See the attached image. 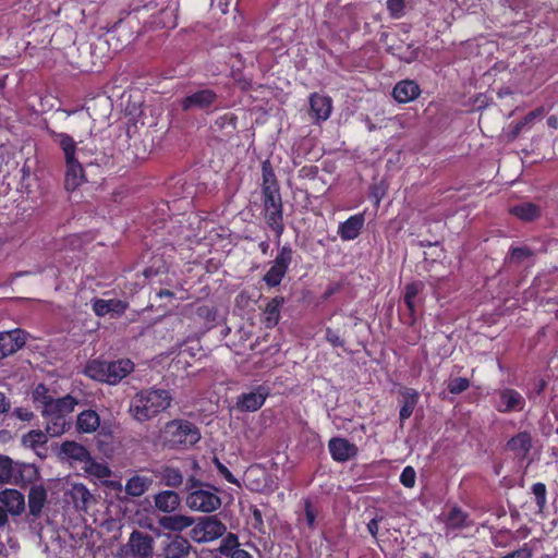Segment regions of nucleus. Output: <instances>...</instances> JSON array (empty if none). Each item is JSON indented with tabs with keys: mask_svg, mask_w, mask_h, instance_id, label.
Listing matches in <instances>:
<instances>
[{
	"mask_svg": "<svg viewBox=\"0 0 558 558\" xmlns=\"http://www.w3.org/2000/svg\"><path fill=\"white\" fill-rule=\"evenodd\" d=\"M35 408L46 423V432L51 437L62 435L69 425L68 415L74 411L77 400L71 395L53 398L45 384H38L33 391Z\"/></svg>",
	"mask_w": 558,
	"mask_h": 558,
	"instance_id": "1",
	"label": "nucleus"
},
{
	"mask_svg": "<svg viewBox=\"0 0 558 558\" xmlns=\"http://www.w3.org/2000/svg\"><path fill=\"white\" fill-rule=\"evenodd\" d=\"M172 401L169 390L144 388L130 400L129 413L138 423H145L166 411Z\"/></svg>",
	"mask_w": 558,
	"mask_h": 558,
	"instance_id": "2",
	"label": "nucleus"
},
{
	"mask_svg": "<svg viewBox=\"0 0 558 558\" xmlns=\"http://www.w3.org/2000/svg\"><path fill=\"white\" fill-rule=\"evenodd\" d=\"M160 438L165 447L183 450L199 441L201 432L194 423L187 420L175 418L165 424Z\"/></svg>",
	"mask_w": 558,
	"mask_h": 558,
	"instance_id": "3",
	"label": "nucleus"
},
{
	"mask_svg": "<svg viewBox=\"0 0 558 558\" xmlns=\"http://www.w3.org/2000/svg\"><path fill=\"white\" fill-rule=\"evenodd\" d=\"M134 369V363L130 359L117 361L92 360L85 366L84 374L97 381L108 385H117Z\"/></svg>",
	"mask_w": 558,
	"mask_h": 558,
	"instance_id": "4",
	"label": "nucleus"
},
{
	"mask_svg": "<svg viewBox=\"0 0 558 558\" xmlns=\"http://www.w3.org/2000/svg\"><path fill=\"white\" fill-rule=\"evenodd\" d=\"M187 487L191 492L186 496V506L191 510L210 513L220 508L221 499L211 490V486L191 476L187 480Z\"/></svg>",
	"mask_w": 558,
	"mask_h": 558,
	"instance_id": "5",
	"label": "nucleus"
},
{
	"mask_svg": "<svg viewBox=\"0 0 558 558\" xmlns=\"http://www.w3.org/2000/svg\"><path fill=\"white\" fill-rule=\"evenodd\" d=\"M227 532L226 524L217 515L199 518L193 524L190 535L196 543H210L222 537Z\"/></svg>",
	"mask_w": 558,
	"mask_h": 558,
	"instance_id": "6",
	"label": "nucleus"
},
{
	"mask_svg": "<svg viewBox=\"0 0 558 558\" xmlns=\"http://www.w3.org/2000/svg\"><path fill=\"white\" fill-rule=\"evenodd\" d=\"M263 201V215L269 229L276 235L277 244L280 243V238L284 232L283 223V204L280 194L264 195Z\"/></svg>",
	"mask_w": 558,
	"mask_h": 558,
	"instance_id": "7",
	"label": "nucleus"
},
{
	"mask_svg": "<svg viewBox=\"0 0 558 558\" xmlns=\"http://www.w3.org/2000/svg\"><path fill=\"white\" fill-rule=\"evenodd\" d=\"M269 395V387L258 385L252 391L243 392L238 396L235 408L240 412H255L264 405Z\"/></svg>",
	"mask_w": 558,
	"mask_h": 558,
	"instance_id": "8",
	"label": "nucleus"
},
{
	"mask_svg": "<svg viewBox=\"0 0 558 558\" xmlns=\"http://www.w3.org/2000/svg\"><path fill=\"white\" fill-rule=\"evenodd\" d=\"M218 99L217 94L210 88H203L187 94L181 99L183 111H198L210 108Z\"/></svg>",
	"mask_w": 558,
	"mask_h": 558,
	"instance_id": "9",
	"label": "nucleus"
},
{
	"mask_svg": "<svg viewBox=\"0 0 558 558\" xmlns=\"http://www.w3.org/2000/svg\"><path fill=\"white\" fill-rule=\"evenodd\" d=\"M129 553L135 558H151L154 538L148 533L134 530L128 541Z\"/></svg>",
	"mask_w": 558,
	"mask_h": 558,
	"instance_id": "10",
	"label": "nucleus"
},
{
	"mask_svg": "<svg viewBox=\"0 0 558 558\" xmlns=\"http://www.w3.org/2000/svg\"><path fill=\"white\" fill-rule=\"evenodd\" d=\"M525 407L524 397L512 388H505L498 392V401L495 408L500 413L520 412Z\"/></svg>",
	"mask_w": 558,
	"mask_h": 558,
	"instance_id": "11",
	"label": "nucleus"
},
{
	"mask_svg": "<svg viewBox=\"0 0 558 558\" xmlns=\"http://www.w3.org/2000/svg\"><path fill=\"white\" fill-rule=\"evenodd\" d=\"M553 244H558L556 239H547L543 242L542 247L538 251L531 248L527 245L511 246L506 260L511 265H521L525 262L532 260L536 252L547 253Z\"/></svg>",
	"mask_w": 558,
	"mask_h": 558,
	"instance_id": "12",
	"label": "nucleus"
},
{
	"mask_svg": "<svg viewBox=\"0 0 558 558\" xmlns=\"http://www.w3.org/2000/svg\"><path fill=\"white\" fill-rule=\"evenodd\" d=\"M328 450L332 460L341 463L355 458L359 452L355 444L342 437H332L328 441Z\"/></svg>",
	"mask_w": 558,
	"mask_h": 558,
	"instance_id": "13",
	"label": "nucleus"
},
{
	"mask_svg": "<svg viewBox=\"0 0 558 558\" xmlns=\"http://www.w3.org/2000/svg\"><path fill=\"white\" fill-rule=\"evenodd\" d=\"M294 251L290 245H283L263 279H282L292 263Z\"/></svg>",
	"mask_w": 558,
	"mask_h": 558,
	"instance_id": "14",
	"label": "nucleus"
},
{
	"mask_svg": "<svg viewBox=\"0 0 558 558\" xmlns=\"http://www.w3.org/2000/svg\"><path fill=\"white\" fill-rule=\"evenodd\" d=\"M192 549L187 538L175 535L169 536L162 542L161 556L163 558H186Z\"/></svg>",
	"mask_w": 558,
	"mask_h": 558,
	"instance_id": "15",
	"label": "nucleus"
},
{
	"mask_svg": "<svg viewBox=\"0 0 558 558\" xmlns=\"http://www.w3.org/2000/svg\"><path fill=\"white\" fill-rule=\"evenodd\" d=\"M310 117L314 123L326 121L332 110V100L330 97L314 93L310 96Z\"/></svg>",
	"mask_w": 558,
	"mask_h": 558,
	"instance_id": "16",
	"label": "nucleus"
},
{
	"mask_svg": "<svg viewBox=\"0 0 558 558\" xmlns=\"http://www.w3.org/2000/svg\"><path fill=\"white\" fill-rule=\"evenodd\" d=\"M25 331L14 329L0 333V360L15 353L25 344Z\"/></svg>",
	"mask_w": 558,
	"mask_h": 558,
	"instance_id": "17",
	"label": "nucleus"
},
{
	"mask_svg": "<svg viewBox=\"0 0 558 558\" xmlns=\"http://www.w3.org/2000/svg\"><path fill=\"white\" fill-rule=\"evenodd\" d=\"M364 223V214L350 216L345 221L339 225L338 234L343 241L355 240L360 235Z\"/></svg>",
	"mask_w": 558,
	"mask_h": 558,
	"instance_id": "18",
	"label": "nucleus"
},
{
	"mask_svg": "<svg viewBox=\"0 0 558 558\" xmlns=\"http://www.w3.org/2000/svg\"><path fill=\"white\" fill-rule=\"evenodd\" d=\"M507 450L520 460L526 458L532 448V437L529 432H520L512 436L506 445Z\"/></svg>",
	"mask_w": 558,
	"mask_h": 558,
	"instance_id": "19",
	"label": "nucleus"
},
{
	"mask_svg": "<svg viewBox=\"0 0 558 558\" xmlns=\"http://www.w3.org/2000/svg\"><path fill=\"white\" fill-rule=\"evenodd\" d=\"M509 214L523 222H533L541 218L542 208L532 202H522L509 208Z\"/></svg>",
	"mask_w": 558,
	"mask_h": 558,
	"instance_id": "20",
	"label": "nucleus"
},
{
	"mask_svg": "<svg viewBox=\"0 0 558 558\" xmlns=\"http://www.w3.org/2000/svg\"><path fill=\"white\" fill-rule=\"evenodd\" d=\"M421 94L420 86L410 80L401 81L396 84L392 95L400 104H407L416 99Z\"/></svg>",
	"mask_w": 558,
	"mask_h": 558,
	"instance_id": "21",
	"label": "nucleus"
},
{
	"mask_svg": "<svg viewBox=\"0 0 558 558\" xmlns=\"http://www.w3.org/2000/svg\"><path fill=\"white\" fill-rule=\"evenodd\" d=\"M84 181V169L78 160L71 163H65L64 187L66 191H75Z\"/></svg>",
	"mask_w": 558,
	"mask_h": 558,
	"instance_id": "22",
	"label": "nucleus"
},
{
	"mask_svg": "<svg viewBox=\"0 0 558 558\" xmlns=\"http://www.w3.org/2000/svg\"><path fill=\"white\" fill-rule=\"evenodd\" d=\"M38 478V469L31 463L15 462L12 484L24 486Z\"/></svg>",
	"mask_w": 558,
	"mask_h": 558,
	"instance_id": "23",
	"label": "nucleus"
},
{
	"mask_svg": "<svg viewBox=\"0 0 558 558\" xmlns=\"http://www.w3.org/2000/svg\"><path fill=\"white\" fill-rule=\"evenodd\" d=\"M0 501L12 514H20L24 510L25 500L22 493L16 489H4L0 493Z\"/></svg>",
	"mask_w": 558,
	"mask_h": 558,
	"instance_id": "24",
	"label": "nucleus"
},
{
	"mask_svg": "<svg viewBox=\"0 0 558 558\" xmlns=\"http://www.w3.org/2000/svg\"><path fill=\"white\" fill-rule=\"evenodd\" d=\"M155 507L161 512L170 513L175 511L181 502L180 496L174 490H162L155 495Z\"/></svg>",
	"mask_w": 558,
	"mask_h": 558,
	"instance_id": "25",
	"label": "nucleus"
},
{
	"mask_svg": "<svg viewBox=\"0 0 558 558\" xmlns=\"http://www.w3.org/2000/svg\"><path fill=\"white\" fill-rule=\"evenodd\" d=\"M262 196L280 194L279 183L269 160L262 163Z\"/></svg>",
	"mask_w": 558,
	"mask_h": 558,
	"instance_id": "26",
	"label": "nucleus"
},
{
	"mask_svg": "<svg viewBox=\"0 0 558 558\" xmlns=\"http://www.w3.org/2000/svg\"><path fill=\"white\" fill-rule=\"evenodd\" d=\"M418 402V393L412 388H405L401 391V407L399 411L400 423L403 424L413 413Z\"/></svg>",
	"mask_w": 558,
	"mask_h": 558,
	"instance_id": "27",
	"label": "nucleus"
},
{
	"mask_svg": "<svg viewBox=\"0 0 558 558\" xmlns=\"http://www.w3.org/2000/svg\"><path fill=\"white\" fill-rule=\"evenodd\" d=\"M50 135L62 149L65 163H71L78 160L75 156L76 143L74 142L73 137L66 133H57L54 131H50Z\"/></svg>",
	"mask_w": 558,
	"mask_h": 558,
	"instance_id": "28",
	"label": "nucleus"
},
{
	"mask_svg": "<svg viewBox=\"0 0 558 558\" xmlns=\"http://www.w3.org/2000/svg\"><path fill=\"white\" fill-rule=\"evenodd\" d=\"M50 135L62 149L65 163H71L78 160L75 156L76 143L74 142L73 137L66 133H57L54 131H50Z\"/></svg>",
	"mask_w": 558,
	"mask_h": 558,
	"instance_id": "29",
	"label": "nucleus"
},
{
	"mask_svg": "<svg viewBox=\"0 0 558 558\" xmlns=\"http://www.w3.org/2000/svg\"><path fill=\"white\" fill-rule=\"evenodd\" d=\"M47 500V492L43 485H34L28 493V511L33 517H38Z\"/></svg>",
	"mask_w": 558,
	"mask_h": 558,
	"instance_id": "30",
	"label": "nucleus"
},
{
	"mask_svg": "<svg viewBox=\"0 0 558 558\" xmlns=\"http://www.w3.org/2000/svg\"><path fill=\"white\" fill-rule=\"evenodd\" d=\"M446 527L448 530H461L464 527L471 526L472 522L470 521V515L468 512L462 510L460 507H452L445 520Z\"/></svg>",
	"mask_w": 558,
	"mask_h": 558,
	"instance_id": "31",
	"label": "nucleus"
},
{
	"mask_svg": "<svg viewBox=\"0 0 558 558\" xmlns=\"http://www.w3.org/2000/svg\"><path fill=\"white\" fill-rule=\"evenodd\" d=\"M153 480L150 477L134 475L126 481L125 493L132 497H140L148 490Z\"/></svg>",
	"mask_w": 558,
	"mask_h": 558,
	"instance_id": "32",
	"label": "nucleus"
},
{
	"mask_svg": "<svg viewBox=\"0 0 558 558\" xmlns=\"http://www.w3.org/2000/svg\"><path fill=\"white\" fill-rule=\"evenodd\" d=\"M422 289H423L422 281H411L404 288L403 301H404V304L407 305L409 313H410V318H411L410 324L411 325L415 322V313H416L415 300Z\"/></svg>",
	"mask_w": 558,
	"mask_h": 558,
	"instance_id": "33",
	"label": "nucleus"
},
{
	"mask_svg": "<svg viewBox=\"0 0 558 558\" xmlns=\"http://www.w3.org/2000/svg\"><path fill=\"white\" fill-rule=\"evenodd\" d=\"M100 425V417L94 410H85L77 416L76 426L82 433H93Z\"/></svg>",
	"mask_w": 558,
	"mask_h": 558,
	"instance_id": "34",
	"label": "nucleus"
},
{
	"mask_svg": "<svg viewBox=\"0 0 558 558\" xmlns=\"http://www.w3.org/2000/svg\"><path fill=\"white\" fill-rule=\"evenodd\" d=\"M283 302L282 296H275L267 303L264 312V324L267 328H274L279 323L280 307Z\"/></svg>",
	"mask_w": 558,
	"mask_h": 558,
	"instance_id": "35",
	"label": "nucleus"
},
{
	"mask_svg": "<svg viewBox=\"0 0 558 558\" xmlns=\"http://www.w3.org/2000/svg\"><path fill=\"white\" fill-rule=\"evenodd\" d=\"M160 525L170 531H182L186 527L193 526L194 520L191 517L174 514L162 517L159 520Z\"/></svg>",
	"mask_w": 558,
	"mask_h": 558,
	"instance_id": "36",
	"label": "nucleus"
},
{
	"mask_svg": "<svg viewBox=\"0 0 558 558\" xmlns=\"http://www.w3.org/2000/svg\"><path fill=\"white\" fill-rule=\"evenodd\" d=\"M61 453L75 461L84 462L89 459L88 450L81 444L75 441H64L61 445Z\"/></svg>",
	"mask_w": 558,
	"mask_h": 558,
	"instance_id": "37",
	"label": "nucleus"
},
{
	"mask_svg": "<svg viewBox=\"0 0 558 558\" xmlns=\"http://www.w3.org/2000/svg\"><path fill=\"white\" fill-rule=\"evenodd\" d=\"M47 432L45 433L40 429H32L23 436L22 442L25 447L36 450L38 447H43L47 444Z\"/></svg>",
	"mask_w": 558,
	"mask_h": 558,
	"instance_id": "38",
	"label": "nucleus"
},
{
	"mask_svg": "<svg viewBox=\"0 0 558 558\" xmlns=\"http://www.w3.org/2000/svg\"><path fill=\"white\" fill-rule=\"evenodd\" d=\"M15 462L8 456L0 454V484L12 483Z\"/></svg>",
	"mask_w": 558,
	"mask_h": 558,
	"instance_id": "39",
	"label": "nucleus"
},
{
	"mask_svg": "<svg viewBox=\"0 0 558 558\" xmlns=\"http://www.w3.org/2000/svg\"><path fill=\"white\" fill-rule=\"evenodd\" d=\"M196 316L203 320L207 329H210L216 325L217 310L213 305H201L196 310Z\"/></svg>",
	"mask_w": 558,
	"mask_h": 558,
	"instance_id": "40",
	"label": "nucleus"
},
{
	"mask_svg": "<svg viewBox=\"0 0 558 558\" xmlns=\"http://www.w3.org/2000/svg\"><path fill=\"white\" fill-rule=\"evenodd\" d=\"M240 548L239 537L234 533H227L222 538L218 551L226 557H230L232 553Z\"/></svg>",
	"mask_w": 558,
	"mask_h": 558,
	"instance_id": "41",
	"label": "nucleus"
},
{
	"mask_svg": "<svg viewBox=\"0 0 558 558\" xmlns=\"http://www.w3.org/2000/svg\"><path fill=\"white\" fill-rule=\"evenodd\" d=\"M165 485L177 488L183 483V475L179 469L166 466L161 472Z\"/></svg>",
	"mask_w": 558,
	"mask_h": 558,
	"instance_id": "42",
	"label": "nucleus"
},
{
	"mask_svg": "<svg viewBox=\"0 0 558 558\" xmlns=\"http://www.w3.org/2000/svg\"><path fill=\"white\" fill-rule=\"evenodd\" d=\"M532 493L535 497V502L538 508V511H543L545 509L546 502H547L546 485L542 482L534 483L532 485Z\"/></svg>",
	"mask_w": 558,
	"mask_h": 558,
	"instance_id": "43",
	"label": "nucleus"
},
{
	"mask_svg": "<svg viewBox=\"0 0 558 558\" xmlns=\"http://www.w3.org/2000/svg\"><path fill=\"white\" fill-rule=\"evenodd\" d=\"M167 272V267L162 263L161 257H153L151 265L143 270L146 278L161 276Z\"/></svg>",
	"mask_w": 558,
	"mask_h": 558,
	"instance_id": "44",
	"label": "nucleus"
},
{
	"mask_svg": "<svg viewBox=\"0 0 558 558\" xmlns=\"http://www.w3.org/2000/svg\"><path fill=\"white\" fill-rule=\"evenodd\" d=\"M213 463L216 466L218 474L223 477L228 483L234 484L238 487H241V483L239 480L231 473V471L219 460V458L214 457Z\"/></svg>",
	"mask_w": 558,
	"mask_h": 558,
	"instance_id": "45",
	"label": "nucleus"
},
{
	"mask_svg": "<svg viewBox=\"0 0 558 558\" xmlns=\"http://www.w3.org/2000/svg\"><path fill=\"white\" fill-rule=\"evenodd\" d=\"M470 387V380L465 377H456L449 380L448 390L452 395H459Z\"/></svg>",
	"mask_w": 558,
	"mask_h": 558,
	"instance_id": "46",
	"label": "nucleus"
},
{
	"mask_svg": "<svg viewBox=\"0 0 558 558\" xmlns=\"http://www.w3.org/2000/svg\"><path fill=\"white\" fill-rule=\"evenodd\" d=\"M86 471L90 475H94L97 478H106V477H109L111 475L110 469L106 464L98 463V462H92L86 468Z\"/></svg>",
	"mask_w": 558,
	"mask_h": 558,
	"instance_id": "47",
	"label": "nucleus"
},
{
	"mask_svg": "<svg viewBox=\"0 0 558 558\" xmlns=\"http://www.w3.org/2000/svg\"><path fill=\"white\" fill-rule=\"evenodd\" d=\"M416 481V472L413 466H405L400 474V483L407 488H413Z\"/></svg>",
	"mask_w": 558,
	"mask_h": 558,
	"instance_id": "48",
	"label": "nucleus"
},
{
	"mask_svg": "<svg viewBox=\"0 0 558 558\" xmlns=\"http://www.w3.org/2000/svg\"><path fill=\"white\" fill-rule=\"evenodd\" d=\"M93 310L97 316H105L113 311V300L97 299L93 304Z\"/></svg>",
	"mask_w": 558,
	"mask_h": 558,
	"instance_id": "49",
	"label": "nucleus"
},
{
	"mask_svg": "<svg viewBox=\"0 0 558 558\" xmlns=\"http://www.w3.org/2000/svg\"><path fill=\"white\" fill-rule=\"evenodd\" d=\"M325 338L333 348L344 347V340L339 336L337 331L332 330L330 327L326 328Z\"/></svg>",
	"mask_w": 558,
	"mask_h": 558,
	"instance_id": "50",
	"label": "nucleus"
},
{
	"mask_svg": "<svg viewBox=\"0 0 558 558\" xmlns=\"http://www.w3.org/2000/svg\"><path fill=\"white\" fill-rule=\"evenodd\" d=\"M387 9L391 16L400 17L403 14L404 1L403 0H387Z\"/></svg>",
	"mask_w": 558,
	"mask_h": 558,
	"instance_id": "51",
	"label": "nucleus"
},
{
	"mask_svg": "<svg viewBox=\"0 0 558 558\" xmlns=\"http://www.w3.org/2000/svg\"><path fill=\"white\" fill-rule=\"evenodd\" d=\"M305 519L310 529H314L316 522V511L310 501L305 502Z\"/></svg>",
	"mask_w": 558,
	"mask_h": 558,
	"instance_id": "52",
	"label": "nucleus"
},
{
	"mask_svg": "<svg viewBox=\"0 0 558 558\" xmlns=\"http://www.w3.org/2000/svg\"><path fill=\"white\" fill-rule=\"evenodd\" d=\"M251 513L254 520L253 526L256 530H262L264 526L263 513L257 507H251Z\"/></svg>",
	"mask_w": 558,
	"mask_h": 558,
	"instance_id": "53",
	"label": "nucleus"
},
{
	"mask_svg": "<svg viewBox=\"0 0 558 558\" xmlns=\"http://www.w3.org/2000/svg\"><path fill=\"white\" fill-rule=\"evenodd\" d=\"M544 113V109L543 108H537L531 112H529L522 120H523V123H525L526 125L532 123L536 118H539L542 117Z\"/></svg>",
	"mask_w": 558,
	"mask_h": 558,
	"instance_id": "54",
	"label": "nucleus"
},
{
	"mask_svg": "<svg viewBox=\"0 0 558 558\" xmlns=\"http://www.w3.org/2000/svg\"><path fill=\"white\" fill-rule=\"evenodd\" d=\"M165 294L169 296L173 295L177 300H185L190 298V295L187 294L186 290L183 287L181 289H177L174 292L166 291Z\"/></svg>",
	"mask_w": 558,
	"mask_h": 558,
	"instance_id": "55",
	"label": "nucleus"
},
{
	"mask_svg": "<svg viewBox=\"0 0 558 558\" xmlns=\"http://www.w3.org/2000/svg\"><path fill=\"white\" fill-rule=\"evenodd\" d=\"M367 530L369 532V534L374 537L377 536L378 534V520L377 519H372L368 523H367Z\"/></svg>",
	"mask_w": 558,
	"mask_h": 558,
	"instance_id": "56",
	"label": "nucleus"
},
{
	"mask_svg": "<svg viewBox=\"0 0 558 558\" xmlns=\"http://www.w3.org/2000/svg\"><path fill=\"white\" fill-rule=\"evenodd\" d=\"M10 408V402L7 400L4 393L0 392V413L9 412Z\"/></svg>",
	"mask_w": 558,
	"mask_h": 558,
	"instance_id": "57",
	"label": "nucleus"
},
{
	"mask_svg": "<svg viewBox=\"0 0 558 558\" xmlns=\"http://www.w3.org/2000/svg\"><path fill=\"white\" fill-rule=\"evenodd\" d=\"M80 124L87 130L86 136L92 134V130H90L92 121H90V118L88 116L81 117L80 118Z\"/></svg>",
	"mask_w": 558,
	"mask_h": 558,
	"instance_id": "58",
	"label": "nucleus"
},
{
	"mask_svg": "<svg viewBox=\"0 0 558 558\" xmlns=\"http://www.w3.org/2000/svg\"><path fill=\"white\" fill-rule=\"evenodd\" d=\"M16 415L23 421H29L33 417L32 412H29L28 410L21 409V408L16 409Z\"/></svg>",
	"mask_w": 558,
	"mask_h": 558,
	"instance_id": "59",
	"label": "nucleus"
},
{
	"mask_svg": "<svg viewBox=\"0 0 558 558\" xmlns=\"http://www.w3.org/2000/svg\"><path fill=\"white\" fill-rule=\"evenodd\" d=\"M229 558H253L252 555L245 549L239 548Z\"/></svg>",
	"mask_w": 558,
	"mask_h": 558,
	"instance_id": "60",
	"label": "nucleus"
},
{
	"mask_svg": "<svg viewBox=\"0 0 558 558\" xmlns=\"http://www.w3.org/2000/svg\"><path fill=\"white\" fill-rule=\"evenodd\" d=\"M226 121H229V123L234 128L235 118L233 116H223L216 121V124H220L222 126Z\"/></svg>",
	"mask_w": 558,
	"mask_h": 558,
	"instance_id": "61",
	"label": "nucleus"
},
{
	"mask_svg": "<svg viewBox=\"0 0 558 558\" xmlns=\"http://www.w3.org/2000/svg\"><path fill=\"white\" fill-rule=\"evenodd\" d=\"M547 124L551 129H557L558 128V117L557 116H550L547 119Z\"/></svg>",
	"mask_w": 558,
	"mask_h": 558,
	"instance_id": "62",
	"label": "nucleus"
},
{
	"mask_svg": "<svg viewBox=\"0 0 558 558\" xmlns=\"http://www.w3.org/2000/svg\"><path fill=\"white\" fill-rule=\"evenodd\" d=\"M525 125H526V124H525V123H523V120H520V121L515 124V126H514V129H513V135H514V136H517V135H518V134L523 130V128H524Z\"/></svg>",
	"mask_w": 558,
	"mask_h": 558,
	"instance_id": "63",
	"label": "nucleus"
},
{
	"mask_svg": "<svg viewBox=\"0 0 558 558\" xmlns=\"http://www.w3.org/2000/svg\"><path fill=\"white\" fill-rule=\"evenodd\" d=\"M258 246H259V250L262 251V253L265 254V255L268 253L269 247H270L268 241L260 242Z\"/></svg>",
	"mask_w": 558,
	"mask_h": 558,
	"instance_id": "64",
	"label": "nucleus"
}]
</instances>
